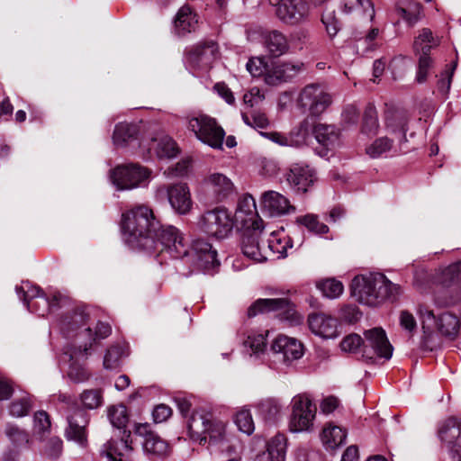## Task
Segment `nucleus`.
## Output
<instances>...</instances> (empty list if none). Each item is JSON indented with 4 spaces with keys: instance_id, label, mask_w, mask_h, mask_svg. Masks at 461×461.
<instances>
[{
    "instance_id": "23",
    "label": "nucleus",
    "mask_w": 461,
    "mask_h": 461,
    "mask_svg": "<svg viewBox=\"0 0 461 461\" xmlns=\"http://www.w3.org/2000/svg\"><path fill=\"white\" fill-rule=\"evenodd\" d=\"M271 350L276 360L285 365L301 358L303 355V344L294 338L285 335L277 336L272 343Z\"/></svg>"
},
{
    "instance_id": "19",
    "label": "nucleus",
    "mask_w": 461,
    "mask_h": 461,
    "mask_svg": "<svg viewBox=\"0 0 461 461\" xmlns=\"http://www.w3.org/2000/svg\"><path fill=\"white\" fill-rule=\"evenodd\" d=\"M134 432L143 438L142 447L150 459L164 457L168 454V444L158 434L151 431L148 423L137 424Z\"/></svg>"
},
{
    "instance_id": "27",
    "label": "nucleus",
    "mask_w": 461,
    "mask_h": 461,
    "mask_svg": "<svg viewBox=\"0 0 461 461\" xmlns=\"http://www.w3.org/2000/svg\"><path fill=\"white\" fill-rule=\"evenodd\" d=\"M310 330L322 339H334L338 336V320L324 312H313L308 316Z\"/></svg>"
},
{
    "instance_id": "14",
    "label": "nucleus",
    "mask_w": 461,
    "mask_h": 461,
    "mask_svg": "<svg viewBox=\"0 0 461 461\" xmlns=\"http://www.w3.org/2000/svg\"><path fill=\"white\" fill-rule=\"evenodd\" d=\"M438 43V39L434 37L432 32L428 28H423L415 38L413 50L417 55H420L415 77L417 83L422 84L427 80L429 70L433 64V60L429 57V51Z\"/></svg>"
},
{
    "instance_id": "54",
    "label": "nucleus",
    "mask_w": 461,
    "mask_h": 461,
    "mask_svg": "<svg viewBox=\"0 0 461 461\" xmlns=\"http://www.w3.org/2000/svg\"><path fill=\"white\" fill-rule=\"evenodd\" d=\"M393 141L387 137H381L366 147V152L372 158L388 155L393 150Z\"/></svg>"
},
{
    "instance_id": "20",
    "label": "nucleus",
    "mask_w": 461,
    "mask_h": 461,
    "mask_svg": "<svg viewBox=\"0 0 461 461\" xmlns=\"http://www.w3.org/2000/svg\"><path fill=\"white\" fill-rule=\"evenodd\" d=\"M89 354L90 350L79 354L78 348L64 347L59 362L62 365H68L67 375L74 383H84L88 380L90 375L81 361L86 359Z\"/></svg>"
},
{
    "instance_id": "12",
    "label": "nucleus",
    "mask_w": 461,
    "mask_h": 461,
    "mask_svg": "<svg viewBox=\"0 0 461 461\" xmlns=\"http://www.w3.org/2000/svg\"><path fill=\"white\" fill-rule=\"evenodd\" d=\"M182 259L185 263H191L192 272L199 271L203 274L213 275L220 266L217 259V251L212 245L203 240H196L192 244L191 251L188 250V256H184Z\"/></svg>"
},
{
    "instance_id": "52",
    "label": "nucleus",
    "mask_w": 461,
    "mask_h": 461,
    "mask_svg": "<svg viewBox=\"0 0 461 461\" xmlns=\"http://www.w3.org/2000/svg\"><path fill=\"white\" fill-rule=\"evenodd\" d=\"M15 291L25 306L28 305V303H33L39 299L41 294H45L40 286L33 285L28 281L23 282L21 285H16Z\"/></svg>"
},
{
    "instance_id": "29",
    "label": "nucleus",
    "mask_w": 461,
    "mask_h": 461,
    "mask_svg": "<svg viewBox=\"0 0 461 461\" xmlns=\"http://www.w3.org/2000/svg\"><path fill=\"white\" fill-rule=\"evenodd\" d=\"M131 432L123 435L121 439L111 438L101 448V456L108 461H130L132 452L131 442L129 440Z\"/></svg>"
},
{
    "instance_id": "44",
    "label": "nucleus",
    "mask_w": 461,
    "mask_h": 461,
    "mask_svg": "<svg viewBox=\"0 0 461 461\" xmlns=\"http://www.w3.org/2000/svg\"><path fill=\"white\" fill-rule=\"evenodd\" d=\"M257 215L256 201L250 194H246L238 203L236 211V218L240 220L245 225L249 221L251 223L254 221H259L260 219H254Z\"/></svg>"
},
{
    "instance_id": "47",
    "label": "nucleus",
    "mask_w": 461,
    "mask_h": 461,
    "mask_svg": "<svg viewBox=\"0 0 461 461\" xmlns=\"http://www.w3.org/2000/svg\"><path fill=\"white\" fill-rule=\"evenodd\" d=\"M187 129L194 133L197 140L205 139L204 131L210 126L211 117L206 114H191L185 118Z\"/></svg>"
},
{
    "instance_id": "46",
    "label": "nucleus",
    "mask_w": 461,
    "mask_h": 461,
    "mask_svg": "<svg viewBox=\"0 0 461 461\" xmlns=\"http://www.w3.org/2000/svg\"><path fill=\"white\" fill-rule=\"evenodd\" d=\"M107 417L113 428L122 430V434L128 433L125 429L129 421L127 408L123 404L113 405L107 409Z\"/></svg>"
},
{
    "instance_id": "61",
    "label": "nucleus",
    "mask_w": 461,
    "mask_h": 461,
    "mask_svg": "<svg viewBox=\"0 0 461 461\" xmlns=\"http://www.w3.org/2000/svg\"><path fill=\"white\" fill-rule=\"evenodd\" d=\"M362 348H364V339L356 333L348 335L340 342V348L344 352L362 353Z\"/></svg>"
},
{
    "instance_id": "26",
    "label": "nucleus",
    "mask_w": 461,
    "mask_h": 461,
    "mask_svg": "<svg viewBox=\"0 0 461 461\" xmlns=\"http://www.w3.org/2000/svg\"><path fill=\"white\" fill-rule=\"evenodd\" d=\"M303 69L304 64L301 61L276 62L267 72L265 81L267 85L276 86L292 80Z\"/></svg>"
},
{
    "instance_id": "53",
    "label": "nucleus",
    "mask_w": 461,
    "mask_h": 461,
    "mask_svg": "<svg viewBox=\"0 0 461 461\" xmlns=\"http://www.w3.org/2000/svg\"><path fill=\"white\" fill-rule=\"evenodd\" d=\"M380 34V30L376 27L370 28L366 32H356L355 39L357 41V48L363 47L364 51H371L376 49V39Z\"/></svg>"
},
{
    "instance_id": "6",
    "label": "nucleus",
    "mask_w": 461,
    "mask_h": 461,
    "mask_svg": "<svg viewBox=\"0 0 461 461\" xmlns=\"http://www.w3.org/2000/svg\"><path fill=\"white\" fill-rule=\"evenodd\" d=\"M190 436L199 440L200 444L206 441V435L212 444H221L226 440V423L215 420L209 411L199 410L192 413L187 421Z\"/></svg>"
},
{
    "instance_id": "41",
    "label": "nucleus",
    "mask_w": 461,
    "mask_h": 461,
    "mask_svg": "<svg viewBox=\"0 0 461 461\" xmlns=\"http://www.w3.org/2000/svg\"><path fill=\"white\" fill-rule=\"evenodd\" d=\"M288 304L289 302L285 298L258 299L248 309V316L254 317L258 313L285 309Z\"/></svg>"
},
{
    "instance_id": "38",
    "label": "nucleus",
    "mask_w": 461,
    "mask_h": 461,
    "mask_svg": "<svg viewBox=\"0 0 461 461\" xmlns=\"http://www.w3.org/2000/svg\"><path fill=\"white\" fill-rule=\"evenodd\" d=\"M267 330H249L246 333V338L242 342L245 353L250 357H258L260 354H263L267 348Z\"/></svg>"
},
{
    "instance_id": "39",
    "label": "nucleus",
    "mask_w": 461,
    "mask_h": 461,
    "mask_svg": "<svg viewBox=\"0 0 461 461\" xmlns=\"http://www.w3.org/2000/svg\"><path fill=\"white\" fill-rule=\"evenodd\" d=\"M268 249L276 256V258H284L287 256V249L293 248L292 240L285 234L284 229L272 231L268 240Z\"/></svg>"
},
{
    "instance_id": "42",
    "label": "nucleus",
    "mask_w": 461,
    "mask_h": 461,
    "mask_svg": "<svg viewBox=\"0 0 461 461\" xmlns=\"http://www.w3.org/2000/svg\"><path fill=\"white\" fill-rule=\"evenodd\" d=\"M321 438L324 447L333 450L345 443L347 432L341 427L329 424L323 429Z\"/></svg>"
},
{
    "instance_id": "36",
    "label": "nucleus",
    "mask_w": 461,
    "mask_h": 461,
    "mask_svg": "<svg viewBox=\"0 0 461 461\" xmlns=\"http://www.w3.org/2000/svg\"><path fill=\"white\" fill-rule=\"evenodd\" d=\"M263 42L267 51L275 58L286 54L290 49L286 36L276 30L265 33Z\"/></svg>"
},
{
    "instance_id": "45",
    "label": "nucleus",
    "mask_w": 461,
    "mask_h": 461,
    "mask_svg": "<svg viewBox=\"0 0 461 461\" xmlns=\"http://www.w3.org/2000/svg\"><path fill=\"white\" fill-rule=\"evenodd\" d=\"M139 132L138 126L133 123L120 122L115 126L113 141L116 146H124L135 140Z\"/></svg>"
},
{
    "instance_id": "49",
    "label": "nucleus",
    "mask_w": 461,
    "mask_h": 461,
    "mask_svg": "<svg viewBox=\"0 0 461 461\" xmlns=\"http://www.w3.org/2000/svg\"><path fill=\"white\" fill-rule=\"evenodd\" d=\"M295 222L305 227L310 232L317 235H322L329 232V227L323 222H321L318 216L312 213L298 216Z\"/></svg>"
},
{
    "instance_id": "17",
    "label": "nucleus",
    "mask_w": 461,
    "mask_h": 461,
    "mask_svg": "<svg viewBox=\"0 0 461 461\" xmlns=\"http://www.w3.org/2000/svg\"><path fill=\"white\" fill-rule=\"evenodd\" d=\"M264 230L263 221H254L242 234L241 250L245 257L254 262H263L267 257L262 252L260 246L261 234Z\"/></svg>"
},
{
    "instance_id": "33",
    "label": "nucleus",
    "mask_w": 461,
    "mask_h": 461,
    "mask_svg": "<svg viewBox=\"0 0 461 461\" xmlns=\"http://www.w3.org/2000/svg\"><path fill=\"white\" fill-rule=\"evenodd\" d=\"M286 447L285 435L277 433L267 442V452L258 454L254 461H285Z\"/></svg>"
},
{
    "instance_id": "11",
    "label": "nucleus",
    "mask_w": 461,
    "mask_h": 461,
    "mask_svg": "<svg viewBox=\"0 0 461 461\" xmlns=\"http://www.w3.org/2000/svg\"><path fill=\"white\" fill-rule=\"evenodd\" d=\"M150 174L151 172L148 168L139 164H127L113 169L110 173V179L118 190H131L146 186Z\"/></svg>"
},
{
    "instance_id": "9",
    "label": "nucleus",
    "mask_w": 461,
    "mask_h": 461,
    "mask_svg": "<svg viewBox=\"0 0 461 461\" xmlns=\"http://www.w3.org/2000/svg\"><path fill=\"white\" fill-rule=\"evenodd\" d=\"M435 281L448 294L447 298L437 295L435 303L438 305L448 306L461 300V260L439 268L436 273Z\"/></svg>"
},
{
    "instance_id": "59",
    "label": "nucleus",
    "mask_w": 461,
    "mask_h": 461,
    "mask_svg": "<svg viewBox=\"0 0 461 461\" xmlns=\"http://www.w3.org/2000/svg\"><path fill=\"white\" fill-rule=\"evenodd\" d=\"M310 130V123L307 119L302 121L289 133L288 138L292 141V147H300L305 143Z\"/></svg>"
},
{
    "instance_id": "21",
    "label": "nucleus",
    "mask_w": 461,
    "mask_h": 461,
    "mask_svg": "<svg viewBox=\"0 0 461 461\" xmlns=\"http://www.w3.org/2000/svg\"><path fill=\"white\" fill-rule=\"evenodd\" d=\"M440 440L447 447L454 461H461V420L447 419L438 429Z\"/></svg>"
},
{
    "instance_id": "55",
    "label": "nucleus",
    "mask_w": 461,
    "mask_h": 461,
    "mask_svg": "<svg viewBox=\"0 0 461 461\" xmlns=\"http://www.w3.org/2000/svg\"><path fill=\"white\" fill-rule=\"evenodd\" d=\"M379 128L377 112L375 107L369 104L366 105L362 123V132L366 134H376Z\"/></svg>"
},
{
    "instance_id": "18",
    "label": "nucleus",
    "mask_w": 461,
    "mask_h": 461,
    "mask_svg": "<svg viewBox=\"0 0 461 461\" xmlns=\"http://www.w3.org/2000/svg\"><path fill=\"white\" fill-rule=\"evenodd\" d=\"M218 45L213 41L199 42L193 46L185 56V62L194 69H207L216 59Z\"/></svg>"
},
{
    "instance_id": "8",
    "label": "nucleus",
    "mask_w": 461,
    "mask_h": 461,
    "mask_svg": "<svg viewBox=\"0 0 461 461\" xmlns=\"http://www.w3.org/2000/svg\"><path fill=\"white\" fill-rule=\"evenodd\" d=\"M317 408L308 393L294 395L291 400L289 430L293 433L310 432L313 429Z\"/></svg>"
},
{
    "instance_id": "48",
    "label": "nucleus",
    "mask_w": 461,
    "mask_h": 461,
    "mask_svg": "<svg viewBox=\"0 0 461 461\" xmlns=\"http://www.w3.org/2000/svg\"><path fill=\"white\" fill-rule=\"evenodd\" d=\"M79 401L84 409L95 410L104 404L102 389H86L79 394Z\"/></svg>"
},
{
    "instance_id": "37",
    "label": "nucleus",
    "mask_w": 461,
    "mask_h": 461,
    "mask_svg": "<svg viewBox=\"0 0 461 461\" xmlns=\"http://www.w3.org/2000/svg\"><path fill=\"white\" fill-rule=\"evenodd\" d=\"M62 298L59 292H49L48 294H41V296L33 303H28L26 308L29 312L44 317L50 310L59 305Z\"/></svg>"
},
{
    "instance_id": "1",
    "label": "nucleus",
    "mask_w": 461,
    "mask_h": 461,
    "mask_svg": "<svg viewBox=\"0 0 461 461\" xmlns=\"http://www.w3.org/2000/svg\"><path fill=\"white\" fill-rule=\"evenodd\" d=\"M58 326L62 336L68 340L65 347L78 348L79 354L91 350L94 344L107 338L112 331L109 324L95 322L87 307H77L66 312Z\"/></svg>"
},
{
    "instance_id": "3",
    "label": "nucleus",
    "mask_w": 461,
    "mask_h": 461,
    "mask_svg": "<svg viewBox=\"0 0 461 461\" xmlns=\"http://www.w3.org/2000/svg\"><path fill=\"white\" fill-rule=\"evenodd\" d=\"M399 286L382 273H368L355 276L351 294L357 300L368 306H376L387 299H394Z\"/></svg>"
},
{
    "instance_id": "7",
    "label": "nucleus",
    "mask_w": 461,
    "mask_h": 461,
    "mask_svg": "<svg viewBox=\"0 0 461 461\" xmlns=\"http://www.w3.org/2000/svg\"><path fill=\"white\" fill-rule=\"evenodd\" d=\"M418 313L424 333V347H427L426 339L432 335L435 330H437L441 336L451 339L457 336L460 322L455 314L444 312L436 315L433 311L429 310L425 306H420Z\"/></svg>"
},
{
    "instance_id": "51",
    "label": "nucleus",
    "mask_w": 461,
    "mask_h": 461,
    "mask_svg": "<svg viewBox=\"0 0 461 461\" xmlns=\"http://www.w3.org/2000/svg\"><path fill=\"white\" fill-rule=\"evenodd\" d=\"M234 423L239 430L246 435H251L255 430V424L252 418L250 410L247 407H242L237 411L234 416Z\"/></svg>"
},
{
    "instance_id": "60",
    "label": "nucleus",
    "mask_w": 461,
    "mask_h": 461,
    "mask_svg": "<svg viewBox=\"0 0 461 461\" xmlns=\"http://www.w3.org/2000/svg\"><path fill=\"white\" fill-rule=\"evenodd\" d=\"M5 434L14 447H25L29 442L28 434L15 425L8 424L5 429Z\"/></svg>"
},
{
    "instance_id": "56",
    "label": "nucleus",
    "mask_w": 461,
    "mask_h": 461,
    "mask_svg": "<svg viewBox=\"0 0 461 461\" xmlns=\"http://www.w3.org/2000/svg\"><path fill=\"white\" fill-rule=\"evenodd\" d=\"M258 414L266 420H272L277 417L281 411V405L275 399H266L258 405Z\"/></svg>"
},
{
    "instance_id": "28",
    "label": "nucleus",
    "mask_w": 461,
    "mask_h": 461,
    "mask_svg": "<svg viewBox=\"0 0 461 461\" xmlns=\"http://www.w3.org/2000/svg\"><path fill=\"white\" fill-rule=\"evenodd\" d=\"M67 420L68 424L66 429L67 438L84 446L87 439L88 415L84 410L77 408L72 414L68 415Z\"/></svg>"
},
{
    "instance_id": "4",
    "label": "nucleus",
    "mask_w": 461,
    "mask_h": 461,
    "mask_svg": "<svg viewBox=\"0 0 461 461\" xmlns=\"http://www.w3.org/2000/svg\"><path fill=\"white\" fill-rule=\"evenodd\" d=\"M155 229L149 235L154 246H147L142 252L150 256L167 253L173 258L188 256V242L178 229L172 225H162L159 221Z\"/></svg>"
},
{
    "instance_id": "34",
    "label": "nucleus",
    "mask_w": 461,
    "mask_h": 461,
    "mask_svg": "<svg viewBox=\"0 0 461 461\" xmlns=\"http://www.w3.org/2000/svg\"><path fill=\"white\" fill-rule=\"evenodd\" d=\"M148 151L161 158H171L178 154L179 149L171 137L164 133H158L149 140Z\"/></svg>"
},
{
    "instance_id": "25",
    "label": "nucleus",
    "mask_w": 461,
    "mask_h": 461,
    "mask_svg": "<svg viewBox=\"0 0 461 461\" xmlns=\"http://www.w3.org/2000/svg\"><path fill=\"white\" fill-rule=\"evenodd\" d=\"M309 14V5L305 0H280L276 7L277 17L286 24H297Z\"/></svg>"
},
{
    "instance_id": "57",
    "label": "nucleus",
    "mask_w": 461,
    "mask_h": 461,
    "mask_svg": "<svg viewBox=\"0 0 461 461\" xmlns=\"http://www.w3.org/2000/svg\"><path fill=\"white\" fill-rule=\"evenodd\" d=\"M32 408V400L28 393H24L19 398H15L9 406V413L13 417L26 416Z\"/></svg>"
},
{
    "instance_id": "16",
    "label": "nucleus",
    "mask_w": 461,
    "mask_h": 461,
    "mask_svg": "<svg viewBox=\"0 0 461 461\" xmlns=\"http://www.w3.org/2000/svg\"><path fill=\"white\" fill-rule=\"evenodd\" d=\"M155 196L159 202L167 201L172 209L179 214H186L192 208L190 190L186 184L158 186Z\"/></svg>"
},
{
    "instance_id": "13",
    "label": "nucleus",
    "mask_w": 461,
    "mask_h": 461,
    "mask_svg": "<svg viewBox=\"0 0 461 461\" xmlns=\"http://www.w3.org/2000/svg\"><path fill=\"white\" fill-rule=\"evenodd\" d=\"M203 233L216 239L227 238L233 229L230 213L224 208H216L204 212L198 222Z\"/></svg>"
},
{
    "instance_id": "62",
    "label": "nucleus",
    "mask_w": 461,
    "mask_h": 461,
    "mask_svg": "<svg viewBox=\"0 0 461 461\" xmlns=\"http://www.w3.org/2000/svg\"><path fill=\"white\" fill-rule=\"evenodd\" d=\"M456 63L454 62L447 65L444 71L441 72L439 79L438 80V90L444 95L447 96L452 81V77L456 69Z\"/></svg>"
},
{
    "instance_id": "24",
    "label": "nucleus",
    "mask_w": 461,
    "mask_h": 461,
    "mask_svg": "<svg viewBox=\"0 0 461 461\" xmlns=\"http://www.w3.org/2000/svg\"><path fill=\"white\" fill-rule=\"evenodd\" d=\"M260 202L263 212L270 217H281L295 212L289 199L276 191L264 192Z\"/></svg>"
},
{
    "instance_id": "50",
    "label": "nucleus",
    "mask_w": 461,
    "mask_h": 461,
    "mask_svg": "<svg viewBox=\"0 0 461 461\" xmlns=\"http://www.w3.org/2000/svg\"><path fill=\"white\" fill-rule=\"evenodd\" d=\"M316 286L321 292L322 295L329 299L339 298L344 291L343 284L335 278L319 281Z\"/></svg>"
},
{
    "instance_id": "2",
    "label": "nucleus",
    "mask_w": 461,
    "mask_h": 461,
    "mask_svg": "<svg viewBox=\"0 0 461 461\" xmlns=\"http://www.w3.org/2000/svg\"><path fill=\"white\" fill-rule=\"evenodd\" d=\"M158 226L153 211L146 205H138L122 213L121 230L125 244L133 250L143 251L147 246H154L149 235Z\"/></svg>"
},
{
    "instance_id": "32",
    "label": "nucleus",
    "mask_w": 461,
    "mask_h": 461,
    "mask_svg": "<svg viewBox=\"0 0 461 461\" xmlns=\"http://www.w3.org/2000/svg\"><path fill=\"white\" fill-rule=\"evenodd\" d=\"M339 10L344 14H354L369 23L375 16V5L371 0H340Z\"/></svg>"
},
{
    "instance_id": "31",
    "label": "nucleus",
    "mask_w": 461,
    "mask_h": 461,
    "mask_svg": "<svg viewBox=\"0 0 461 461\" xmlns=\"http://www.w3.org/2000/svg\"><path fill=\"white\" fill-rule=\"evenodd\" d=\"M206 185L217 201L226 200L236 194V187L227 176L212 173L206 179Z\"/></svg>"
},
{
    "instance_id": "63",
    "label": "nucleus",
    "mask_w": 461,
    "mask_h": 461,
    "mask_svg": "<svg viewBox=\"0 0 461 461\" xmlns=\"http://www.w3.org/2000/svg\"><path fill=\"white\" fill-rule=\"evenodd\" d=\"M410 65L411 60L407 57L397 56L393 58L388 66L392 72L393 78L396 80L402 77Z\"/></svg>"
},
{
    "instance_id": "40",
    "label": "nucleus",
    "mask_w": 461,
    "mask_h": 461,
    "mask_svg": "<svg viewBox=\"0 0 461 461\" xmlns=\"http://www.w3.org/2000/svg\"><path fill=\"white\" fill-rule=\"evenodd\" d=\"M408 121L407 113L402 111H396L386 116V128L390 132L398 135L400 144L407 141Z\"/></svg>"
},
{
    "instance_id": "43",
    "label": "nucleus",
    "mask_w": 461,
    "mask_h": 461,
    "mask_svg": "<svg viewBox=\"0 0 461 461\" xmlns=\"http://www.w3.org/2000/svg\"><path fill=\"white\" fill-rule=\"evenodd\" d=\"M210 126L205 128V139H199V140L214 149H222L225 131L220 126L216 120L211 117Z\"/></svg>"
},
{
    "instance_id": "5",
    "label": "nucleus",
    "mask_w": 461,
    "mask_h": 461,
    "mask_svg": "<svg viewBox=\"0 0 461 461\" xmlns=\"http://www.w3.org/2000/svg\"><path fill=\"white\" fill-rule=\"evenodd\" d=\"M155 229L149 235L154 246H147L142 252L150 256L167 253L173 258L188 256V242L178 229L172 225H162L159 221Z\"/></svg>"
},
{
    "instance_id": "58",
    "label": "nucleus",
    "mask_w": 461,
    "mask_h": 461,
    "mask_svg": "<svg viewBox=\"0 0 461 461\" xmlns=\"http://www.w3.org/2000/svg\"><path fill=\"white\" fill-rule=\"evenodd\" d=\"M124 354L122 345L116 344L111 346L105 352L104 357V367L108 370L115 369L120 365V359Z\"/></svg>"
},
{
    "instance_id": "15",
    "label": "nucleus",
    "mask_w": 461,
    "mask_h": 461,
    "mask_svg": "<svg viewBox=\"0 0 461 461\" xmlns=\"http://www.w3.org/2000/svg\"><path fill=\"white\" fill-rule=\"evenodd\" d=\"M393 352L385 331L382 328H373L364 331V348L362 356L366 359L375 357L389 360Z\"/></svg>"
},
{
    "instance_id": "64",
    "label": "nucleus",
    "mask_w": 461,
    "mask_h": 461,
    "mask_svg": "<svg viewBox=\"0 0 461 461\" xmlns=\"http://www.w3.org/2000/svg\"><path fill=\"white\" fill-rule=\"evenodd\" d=\"M321 22L330 38H333L340 29L339 22L335 16L334 10H326L322 14Z\"/></svg>"
},
{
    "instance_id": "22",
    "label": "nucleus",
    "mask_w": 461,
    "mask_h": 461,
    "mask_svg": "<svg viewBox=\"0 0 461 461\" xmlns=\"http://www.w3.org/2000/svg\"><path fill=\"white\" fill-rule=\"evenodd\" d=\"M285 180L294 192L304 194L316 180V173L307 164L295 163L286 172Z\"/></svg>"
},
{
    "instance_id": "10",
    "label": "nucleus",
    "mask_w": 461,
    "mask_h": 461,
    "mask_svg": "<svg viewBox=\"0 0 461 461\" xmlns=\"http://www.w3.org/2000/svg\"><path fill=\"white\" fill-rule=\"evenodd\" d=\"M331 103V95L316 83L305 86L296 98L297 108L303 113H308L311 116H320Z\"/></svg>"
},
{
    "instance_id": "35",
    "label": "nucleus",
    "mask_w": 461,
    "mask_h": 461,
    "mask_svg": "<svg viewBox=\"0 0 461 461\" xmlns=\"http://www.w3.org/2000/svg\"><path fill=\"white\" fill-rule=\"evenodd\" d=\"M198 24L197 14L188 5L182 6L174 20V32L182 37L195 31Z\"/></svg>"
},
{
    "instance_id": "30",
    "label": "nucleus",
    "mask_w": 461,
    "mask_h": 461,
    "mask_svg": "<svg viewBox=\"0 0 461 461\" xmlns=\"http://www.w3.org/2000/svg\"><path fill=\"white\" fill-rule=\"evenodd\" d=\"M313 134L322 149L318 151L321 157L327 156L329 151L334 150L340 145V131L334 125L318 123L313 128Z\"/></svg>"
}]
</instances>
